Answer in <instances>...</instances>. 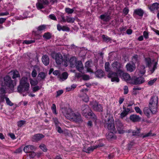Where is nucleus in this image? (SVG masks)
I'll list each match as a JSON object with an SVG mask.
<instances>
[{"mask_svg": "<svg viewBox=\"0 0 159 159\" xmlns=\"http://www.w3.org/2000/svg\"><path fill=\"white\" fill-rule=\"evenodd\" d=\"M61 111L64 116L67 119L76 123L83 122L81 116L79 113L74 112L71 108H62Z\"/></svg>", "mask_w": 159, "mask_h": 159, "instance_id": "f257e3e1", "label": "nucleus"}, {"mask_svg": "<svg viewBox=\"0 0 159 159\" xmlns=\"http://www.w3.org/2000/svg\"><path fill=\"white\" fill-rule=\"evenodd\" d=\"M111 66L114 70L117 71V73L110 72L108 75V77L111 79V81L118 82L119 81V79L118 78V74L119 76H120L123 72V71L120 69L121 68V64L119 62L115 61L112 63Z\"/></svg>", "mask_w": 159, "mask_h": 159, "instance_id": "f03ea898", "label": "nucleus"}, {"mask_svg": "<svg viewBox=\"0 0 159 159\" xmlns=\"http://www.w3.org/2000/svg\"><path fill=\"white\" fill-rule=\"evenodd\" d=\"M16 84V81L13 80L9 75L4 77L0 81V85L2 87H7L13 92L14 88Z\"/></svg>", "mask_w": 159, "mask_h": 159, "instance_id": "7ed1b4c3", "label": "nucleus"}, {"mask_svg": "<svg viewBox=\"0 0 159 159\" xmlns=\"http://www.w3.org/2000/svg\"><path fill=\"white\" fill-rule=\"evenodd\" d=\"M51 56L57 65H60L62 63L66 67L68 66L67 58H63L62 55L60 53L53 52L52 53Z\"/></svg>", "mask_w": 159, "mask_h": 159, "instance_id": "20e7f679", "label": "nucleus"}, {"mask_svg": "<svg viewBox=\"0 0 159 159\" xmlns=\"http://www.w3.org/2000/svg\"><path fill=\"white\" fill-rule=\"evenodd\" d=\"M81 110L82 113L84 116L86 117L90 116L91 118H95V114L88 105L86 104L82 105L81 107Z\"/></svg>", "mask_w": 159, "mask_h": 159, "instance_id": "39448f33", "label": "nucleus"}, {"mask_svg": "<svg viewBox=\"0 0 159 159\" xmlns=\"http://www.w3.org/2000/svg\"><path fill=\"white\" fill-rule=\"evenodd\" d=\"M145 63L146 66L148 67L151 74L157 68V62H154V61H152L149 58H145Z\"/></svg>", "mask_w": 159, "mask_h": 159, "instance_id": "423d86ee", "label": "nucleus"}, {"mask_svg": "<svg viewBox=\"0 0 159 159\" xmlns=\"http://www.w3.org/2000/svg\"><path fill=\"white\" fill-rule=\"evenodd\" d=\"M90 106L94 111H102L103 107L102 105L95 101H93L90 102Z\"/></svg>", "mask_w": 159, "mask_h": 159, "instance_id": "0eeeda50", "label": "nucleus"}, {"mask_svg": "<svg viewBox=\"0 0 159 159\" xmlns=\"http://www.w3.org/2000/svg\"><path fill=\"white\" fill-rule=\"evenodd\" d=\"M145 81L144 79L142 77H137L133 76L131 78L130 84L133 85H137L142 84Z\"/></svg>", "mask_w": 159, "mask_h": 159, "instance_id": "6e6552de", "label": "nucleus"}, {"mask_svg": "<svg viewBox=\"0 0 159 159\" xmlns=\"http://www.w3.org/2000/svg\"><path fill=\"white\" fill-rule=\"evenodd\" d=\"M49 4L48 0H38L36 4V7L38 9H40L45 8Z\"/></svg>", "mask_w": 159, "mask_h": 159, "instance_id": "1a4fd4ad", "label": "nucleus"}, {"mask_svg": "<svg viewBox=\"0 0 159 159\" xmlns=\"http://www.w3.org/2000/svg\"><path fill=\"white\" fill-rule=\"evenodd\" d=\"M104 126L105 127L107 128L110 131L116 132L114 122L110 121L109 119H108L107 122L105 124Z\"/></svg>", "mask_w": 159, "mask_h": 159, "instance_id": "9d476101", "label": "nucleus"}, {"mask_svg": "<svg viewBox=\"0 0 159 159\" xmlns=\"http://www.w3.org/2000/svg\"><path fill=\"white\" fill-rule=\"evenodd\" d=\"M116 127L119 134H122L125 132H127V130H125L124 126L122 123L119 120L116 122Z\"/></svg>", "mask_w": 159, "mask_h": 159, "instance_id": "9b49d317", "label": "nucleus"}, {"mask_svg": "<svg viewBox=\"0 0 159 159\" xmlns=\"http://www.w3.org/2000/svg\"><path fill=\"white\" fill-rule=\"evenodd\" d=\"M28 79L26 77H22L20 81V84L17 87L18 92L20 93H23V89L22 86L28 83Z\"/></svg>", "mask_w": 159, "mask_h": 159, "instance_id": "f8f14e48", "label": "nucleus"}, {"mask_svg": "<svg viewBox=\"0 0 159 159\" xmlns=\"http://www.w3.org/2000/svg\"><path fill=\"white\" fill-rule=\"evenodd\" d=\"M129 119L133 122H137L141 121V118L139 116L133 114L130 116Z\"/></svg>", "mask_w": 159, "mask_h": 159, "instance_id": "ddd939ff", "label": "nucleus"}, {"mask_svg": "<svg viewBox=\"0 0 159 159\" xmlns=\"http://www.w3.org/2000/svg\"><path fill=\"white\" fill-rule=\"evenodd\" d=\"M136 130H128L127 132L128 133H131L133 136H142V134H140L141 129L140 128L136 127Z\"/></svg>", "mask_w": 159, "mask_h": 159, "instance_id": "4468645a", "label": "nucleus"}, {"mask_svg": "<svg viewBox=\"0 0 159 159\" xmlns=\"http://www.w3.org/2000/svg\"><path fill=\"white\" fill-rule=\"evenodd\" d=\"M123 111L120 114V118L123 119L131 111V109L128 108H126L125 107H123Z\"/></svg>", "mask_w": 159, "mask_h": 159, "instance_id": "2eb2a0df", "label": "nucleus"}, {"mask_svg": "<svg viewBox=\"0 0 159 159\" xmlns=\"http://www.w3.org/2000/svg\"><path fill=\"white\" fill-rule=\"evenodd\" d=\"M46 28V25H43L39 26L37 28V31H33L36 35H38L41 34L42 31L45 30Z\"/></svg>", "mask_w": 159, "mask_h": 159, "instance_id": "dca6fc26", "label": "nucleus"}, {"mask_svg": "<svg viewBox=\"0 0 159 159\" xmlns=\"http://www.w3.org/2000/svg\"><path fill=\"white\" fill-rule=\"evenodd\" d=\"M126 68L128 71L130 72L134 71L136 68V66L135 63H127L126 66Z\"/></svg>", "mask_w": 159, "mask_h": 159, "instance_id": "f3484780", "label": "nucleus"}, {"mask_svg": "<svg viewBox=\"0 0 159 159\" xmlns=\"http://www.w3.org/2000/svg\"><path fill=\"white\" fill-rule=\"evenodd\" d=\"M157 104L149 103V107L151 110V112L153 113H155L157 111Z\"/></svg>", "mask_w": 159, "mask_h": 159, "instance_id": "a211bd4d", "label": "nucleus"}, {"mask_svg": "<svg viewBox=\"0 0 159 159\" xmlns=\"http://www.w3.org/2000/svg\"><path fill=\"white\" fill-rule=\"evenodd\" d=\"M36 149L35 147L33 145H28L24 148L23 150L26 153H30Z\"/></svg>", "mask_w": 159, "mask_h": 159, "instance_id": "6ab92c4d", "label": "nucleus"}, {"mask_svg": "<svg viewBox=\"0 0 159 159\" xmlns=\"http://www.w3.org/2000/svg\"><path fill=\"white\" fill-rule=\"evenodd\" d=\"M76 59L75 57H72L68 61L67 60V63L71 67H75V64L77 62Z\"/></svg>", "mask_w": 159, "mask_h": 159, "instance_id": "aec40b11", "label": "nucleus"}, {"mask_svg": "<svg viewBox=\"0 0 159 159\" xmlns=\"http://www.w3.org/2000/svg\"><path fill=\"white\" fill-rule=\"evenodd\" d=\"M122 75V78L127 83L130 84V81L131 80V78L130 75L127 73H123V72L121 74Z\"/></svg>", "mask_w": 159, "mask_h": 159, "instance_id": "412c9836", "label": "nucleus"}, {"mask_svg": "<svg viewBox=\"0 0 159 159\" xmlns=\"http://www.w3.org/2000/svg\"><path fill=\"white\" fill-rule=\"evenodd\" d=\"M100 17L101 19L106 22L108 21L111 19L110 16L108 15L107 13H105L101 15Z\"/></svg>", "mask_w": 159, "mask_h": 159, "instance_id": "4be33fe9", "label": "nucleus"}, {"mask_svg": "<svg viewBox=\"0 0 159 159\" xmlns=\"http://www.w3.org/2000/svg\"><path fill=\"white\" fill-rule=\"evenodd\" d=\"M144 14V11L141 9H138L134 10L133 15H137L140 16H142Z\"/></svg>", "mask_w": 159, "mask_h": 159, "instance_id": "5701e85b", "label": "nucleus"}, {"mask_svg": "<svg viewBox=\"0 0 159 159\" xmlns=\"http://www.w3.org/2000/svg\"><path fill=\"white\" fill-rule=\"evenodd\" d=\"M43 63L46 66L48 65L49 62V59L48 57L46 55L43 56L42 58Z\"/></svg>", "mask_w": 159, "mask_h": 159, "instance_id": "b1692460", "label": "nucleus"}, {"mask_svg": "<svg viewBox=\"0 0 159 159\" xmlns=\"http://www.w3.org/2000/svg\"><path fill=\"white\" fill-rule=\"evenodd\" d=\"M102 146H103V145L100 146L98 145L91 146L90 147L88 148L87 149L84 150V151L87 153H90V152H93L94 149H96L97 148L99 147Z\"/></svg>", "mask_w": 159, "mask_h": 159, "instance_id": "393cba45", "label": "nucleus"}, {"mask_svg": "<svg viewBox=\"0 0 159 159\" xmlns=\"http://www.w3.org/2000/svg\"><path fill=\"white\" fill-rule=\"evenodd\" d=\"M76 69L80 71L81 72L83 69V67L82 62L80 61H77L75 66Z\"/></svg>", "mask_w": 159, "mask_h": 159, "instance_id": "a878e982", "label": "nucleus"}, {"mask_svg": "<svg viewBox=\"0 0 159 159\" xmlns=\"http://www.w3.org/2000/svg\"><path fill=\"white\" fill-rule=\"evenodd\" d=\"M68 77V74L66 72L63 73L61 75H59L58 76L59 80L60 81H63L66 80Z\"/></svg>", "mask_w": 159, "mask_h": 159, "instance_id": "bb28decb", "label": "nucleus"}, {"mask_svg": "<svg viewBox=\"0 0 159 159\" xmlns=\"http://www.w3.org/2000/svg\"><path fill=\"white\" fill-rule=\"evenodd\" d=\"M116 132H112V131H110L109 133L106 134V137L108 140H110L111 139H114L116 138V136H115L114 133Z\"/></svg>", "mask_w": 159, "mask_h": 159, "instance_id": "cd10ccee", "label": "nucleus"}, {"mask_svg": "<svg viewBox=\"0 0 159 159\" xmlns=\"http://www.w3.org/2000/svg\"><path fill=\"white\" fill-rule=\"evenodd\" d=\"M159 8V4L157 3H154L149 7V9L152 11L157 10Z\"/></svg>", "mask_w": 159, "mask_h": 159, "instance_id": "c85d7f7f", "label": "nucleus"}, {"mask_svg": "<svg viewBox=\"0 0 159 159\" xmlns=\"http://www.w3.org/2000/svg\"><path fill=\"white\" fill-rule=\"evenodd\" d=\"M10 73H12L13 75L12 78L14 79L16 78H19L20 77V75L19 72L16 70H13L11 71Z\"/></svg>", "mask_w": 159, "mask_h": 159, "instance_id": "c756f323", "label": "nucleus"}, {"mask_svg": "<svg viewBox=\"0 0 159 159\" xmlns=\"http://www.w3.org/2000/svg\"><path fill=\"white\" fill-rule=\"evenodd\" d=\"M44 135L41 134H37L35 135L33 137V139L35 141H39L44 138Z\"/></svg>", "mask_w": 159, "mask_h": 159, "instance_id": "7c9ffc66", "label": "nucleus"}, {"mask_svg": "<svg viewBox=\"0 0 159 159\" xmlns=\"http://www.w3.org/2000/svg\"><path fill=\"white\" fill-rule=\"evenodd\" d=\"M34 69L32 71L31 75H32V76L33 77H36L37 75V71H36V70H39V66L37 65L34 66Z\"/></svg>", "mask_w": 159, "mask_h": 159, "instance_id": "2f4dec72", "label": "nucleus"}, {"mask_svg": "<svg viewBox=\"0 0 159 159\" xmlns=\"http://www.w3.org/2000/svg\"><path fill=\"white\" fill-rule=\"evenodd\" d=\"M158 97L157 96H153L150 100L149 103L158 104Z\"/></svg>", "mask_w": 159, "mask_h": 159, "instance_id": "473e14b6", "label": "nucleus"}, {"mask_svg": "<svg viewBox=\"0 0 159 159\" xmlns=\"http://www.w3.org/2000/svg\"><path fill=\"white\" fill-rule=\"evenodd\" d=\"M95 74L98 77L101 78L104 75V72L102 70H98L95 72Z\"/></svg>", "mask_w": 159, "mask_h": 159, "instance_id": "72a5a7b5", "label": "nucleus"}, {"mask_svg": "<svg viewBox=\"0 0 159 159\" xmlns=\"http://www.w3.org/2000/svg\"><path fill=\"white\" fill-rule=\"evenodd\" d=\"M143 112L144 114L148 117L150 116L151 112V110L148 107H145L143 109Z\"/></svg>", "mask_w": 159, "mask_h": 159, "instance_id": "f704fd0d", "label": "nucleus"}, {"mask_svg": "<svg viewBox=\"0 0 159 159\" xmlns=\"http://www.w3.org/2000/svg\"><path fill=\"white\" fill-rule=\"evenodd\" d=\"M81 97L82 100L85 102H88L89 101V97L86 93L83 94Z\"/></svg>", "mask_w": 159, "mask_h": 159, "instance_id": "c9c22d12", "label": "nucleus"}, {"mask_svg": "<svg viewBox=\"0 0 159 159\" xmlns=\"http://www.w3.org/2000/svg\"><path fill=\"white\" fill-rule=\"evenodd\" d=\"M66 22H67L68 23H73L75 20V18L70 17L68 16H66Z\"/></svg>", "mask_w": 159, "mask_h": 159, "instance_id": "e433bc0d", "label": "nucleus"}, {"mask_svg": "<svg viewBox=\"0 0 159 159\" xmlns=\"http://www.w3.org/2000/svg\"><path fill=\"white\" fill-rule=\"evenodd\" d=\"M65 10V12L68 14H72L74 11L73 9H71L69 7H66Z\"/></svg>", "mask_w": 159, "mask_h": 159, "instance_id": "4c0bfd02", "label": "nucleus"}, {"mask_svg": "<svg viewBox=\"0 0 159 159\" xmlns=\"http://www.w3.org/2000/svg\"><path fill=\"white\" fill-rule=\"evenodd\" d=\"M22 89L24 88V91H27L29 90L30 88V84L29 82L27 83H26L25 84L22 86Z\"/></svg>", "mask_w": 159, "mask_h": 159, "instance_id": "58836bf2", "label": "nucleus"}, {"mask_svg": "<svg viewBox=\"0 0 159 159\" xmlns=\"http://www.w3.org/2000/svg\"><path fill=\"white\" fill-rule=\"evenodd\" d=\"M43 37L46 39H49L51 38V34L49 32L46 33L44 34Z\"/></svg>", "mask_w": 159, "mask_h": 159, "instance_id": "ea45409f", "label": "nucleus"}, {"mask_svg": "<svg viewBox=\"0 0 159 159\" xmlns=\"http://www.w3.org/2000/svg\"><path fill=\"white\" fill-rule=\"evenodd\" d=\"M105 68L106 71L107 72L110 71V64L109 62H107L105 63Z\"/></svg>", "mask_w": 159, "mask_h": 159, "instance_id": "a19ab883", "label": "nucleus"}, {"mask_svg": "<svg viewBox=\"0 0 159 159\" xmlns=\"http://www.w3.org/2000/svg\"><path fill=\"white\" fill-rule=\"evenodd\" d=\"M46 75L44 72H41L38 74V76L41 79H43L45 78Z\"/></svg>", "mask_w": 159, "mask_h": 159, "instance_id": "79ce46f5", "label": "nucleus"}, {"mask_svg": "<svg viewBox=\"0 0 159 159\" xmlns=\"http://www.w3.org/2000/svg\"><path fill=\"white\" fill-rule=\"evenodd\" d=\"M39 148L44 152H46L48 150L46 146L44 144H42L39 146Z\"/></svg>", "mask_w": 159, "mask_h": 159, "instance_id": "37998d69", "label": "nucleus"}, {"mask_svg": "<svg viewBox=\"0 0 159 159\" xmlns=\"http://www.w3.org/2000/svg\"><path fill=\"white\" fill-rule=\"evenodd\" d=\"M134 109L137 113H139L141 115H142V112L139 107H134Z\"/></svg>", "mask_w": 159, "mask_h": 159, "instance_id": "c03bdc74", "label": "nucleus"}, {"mask_svg": "<svg viewBox=\"0 0 159 159\" xmlns=\"http://www.w3.org/2000/svg\"><path fill=\"white\" fill-rule=\"evenodd\" d=\"M35 41L34 40H25L23 42V43L25 44H29L34 43Z\"/></svg>", "mask_w": 159, "mask_h": 159, "instance_id": "a18cd8bd", "label": "nucleus"}, {"mask_svg": "<svg viewBox=\"0 0 159 159\" xmlns=\"http://www.w3.org/2000/svg\"><path fill=\"white\" fill-rule=\"evenodd\" d=\"M102 38L103 40L105 42H108L111 40V38L108 36H105L104 35H102Z\"/></svg>", "mask_w": 159, "mask_h": 159, "instance_id": "49530a36", "label": "nucleus"}, {"mask_svg": "<svg viewBox=\"0 0 159 159\" xmlns=\"http://www.w3.org/2000/svg\"><path fill=\"white\" fill-rule=\"evenodd\" d=\"M25 121L24 120H20L17 122L18 126L19 127H21L25 123Z\"/></svg>", "mask_w": 159, "mask_h": 159, "instance_id": "de8ad7c7", "label": "nucleus"}, {"mask_svg": "<svg viewBox=\"0 0 159 159\" xmlns=\"http://www.w3.org/2000/svg\"><path fill=\"white\" fill-rule=\"evenodd\" d=\"M5 99L7 104L10 106H12L13 105V103H12L10 100L7 97H6Z\"/></svg>", "mask_w": 159, "mask_h": 159, "instance_id": "09e8293b", "label": "nucleus"}, {"mask_svg": "<svg viewBox=\"0 0 159 159\" xmlns=\"http://www.w3.org/2000/svg\"><path fill=\"white\" fill-rule=\"evenodd\" d=\"M30 82L31 85L34 86L36 85L38 83V82L37 80H33L32 79L30 80Z\"/></svg>", "mask_w": 159, "mask_h": 159, "instance_id": "8fccbe9b", "label": "nucleus"}, {"mask_svg": "<svg viewBox=\"0 0 159 159\" xmlns=\"http://www.w3.org/2000/svg\"><path fill=\"white\" fill-rule=\"evenodd\" d=\"M5 87L2 86L1 88H0V95L5 94L6 93V90L4 88V87Z\"/></svg>", "mask_w": 159, "mask_h": 159, "instance_id": "3c124183", "label": "nucleus"}, {"mask_svg": "<svg viewBox=\"0 0 159 159\" xmlns=\"http://www.w3.org/2000/svg\"><path fill=\"white\" fill-rule=\"evenodd\" d=\"M51 109L54 113L56 114H57L56 112V106L55 104H52V106L51 107Z\"/></svg>", "mask_w": 159, "mask_h": 159, "instance_id": "603ef678", "label": "nucleus"}, {"mask_svg": "<svg viewBox=\"0 0 159 159\" xmlns=\"http://www.w3.org/2000/svg\"><path fill=\"white\" fill-rule=\"evenodd\" d=\"M145 67L144 65H142L141 66V69L142 70H140L139 71L140 73L142 74H144L145 72Z\"/></svg>", "mask_w": 159, "mask_h": 159, "instance_id": "864d4df0", "label": "nucleus"}, {"mask_svg": "<svg viewBox=\"0 0 159 159\" xmlns=\"http://www.w3.org/2000/svg\"><path fill=\"white\" fill-rule=\"evenodd\" d=\"M157 78H155L153 80L149 81L148 82V84L150 85H152L157 80Z\"/></svg>", "mask_w": 159, "mask_h": 159, "instance_id": "5fc2aeb1", "label": "nucleus"}, {"mask_svg": "<svg viewBox=\"0 0 159 159\" xmlns=\"http://www.w3.org/2000/svg\"><path fill=\"white\" fill-rule=\"evenodd\" d=\"M36 155V154L34 152H30V154L29 155V157L30 158H33Z\"/></svg>", "mask_w": 159, "mask_h": 159, "instance_id": "6e6d98bb", "label": "nucleus"}, {"mask_svg": "<svg viewBox=\"0 0 159 159\" xmlns=\"http://www.w3.org/2000/svg\"><path fill=\"white\" fill-rule=\"evenodd\" d=\"M138 58V56L137 55H135L132 58V61L133 62V63H135L137 61Z\"/></svg>", "mask_w": 159, "mask_h": 159, "instance_id": "4d7b16f0", "label": "nucleus"}, {"mask_svg": "<svg viewBox=\"0 0 159 159\" xmlns=\"http://www.w3.org/2000/svg\"><path fill=\"white\" fill-rule=\"evenodd\" d=\"M49 18L51 19L54 20H57V19L56 17L53 14H51L49 15Z\"/></svg>", "mask_w": 159, "mask_h": 159, "instance_id": "13d9d810", "label": "nucleus"}, {"mask_svg": "<svg viewBox=\"0 0 159 159\" xmlns=\"http://www.w3.org/2000/svg\"><path fill=\"white\" fill-rule=\"evenodd\" d=\"M62 30L66 31H70V28L67 26H63Z\"/></svg>", "mask_w": 159, "mask_h": 159, "instance_id": "bf43d9fd", "label": "nucleus"}, {"mask_svg": "<svg viewBox=\"0 0 159 159\" xmlns=\"http://www.w3.org/2000/svg\"><path fill=\"white\" fill-rule=\"evenodd\" d=\"M124 93L125 94H127L129 92L128 88L127 86H125L124 88Z\"/></svg>", "mask_w": 159, "mask_h": 159, "instance_id": "052dcab7", "label": "nucleus"}, {"mask_svg": "<svg viewBox=\"0 0 159 159\" xmlns=\"http://www.w3.org/2000/svg\"><path fill=\"white\" fill-rule=\"evenodd\" d=\"M40 89V88L38 86H36L33 88V92H35L38 91Z\"/></svg>", "mask_w": 159, "mask_h": 159, "instance_id": "680f3d73", "label": "nucleus"}, {"mask_svg": "<svg viewBox=\"0 0 159 159\" xmlns=\"http://www.w3.org/2000/svg\"><path fill=\"white\" fill-rule=\"evenodd\" d=\"M82 77L83 79L84 80H89V76L88 75H82Z\"/></svg>", "mask_w": 159, "mask_h": 159, "instance_id": "e2e57ef3", "label": "nucleus"}, {"mask_svg": "<svg viewBox=\"0 0 159 159\" xmlns=\"http://www.w3.org/2000/svg\"><path fill=\"white\" fill-rule=\"evenodd\" d=\"M61 19L60 20V22H66V19L65 18V17L63 15L61 16Z\"/></svg>", "mask_w": 159, "mask_h": 159, "instance_id": "0e129e2a", "label": "nucleus"}, {"mask_svg": "<svg viewBox=\"0 0 159 159\" xmlns=\"http://www.w3.org/2000/svg\"><path fill=\"white\" fill-rule=\"evenodd\" d=\"M129 12V9L127 7H125L123 10V13L125 15H127Z\"/></svg>", "mask_w": 159, "mask_h": 159, "instance_id": "69168bd1", "label": "nucleus"}, {"mask_svg": "<svg viewBox=\"0 0 159 159\" xmlns=\"http://www.w3.org/2000/svg\"><path fill=\"white\" fill-rule=\"evenodd\" d=\"M63 92L62 90H59L57 91V95L56 96V97H57L60 96L61 94Z\"/></svg>", "mask_w": 159, "mask_h": 159, "instance_id": "338daca9", "label": "nucleus"}, {"mask_svg": "<svg viewBox=\"0 0 159 159\" xmlns=\"http://www.w3.org/2000/svg\"><path fill=\"white\" fill-rule=\"evenodd\" d=\"M153 136V135L152 134V133L151 132H149L146 134H145L143 136V138H145L146 137H148L149 136Z\"/></svg>", "mask_w": 159, "mask_h": 159, "instance_id": "774afa93", "label": "nucleus"}]
</instances>
